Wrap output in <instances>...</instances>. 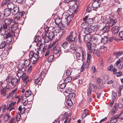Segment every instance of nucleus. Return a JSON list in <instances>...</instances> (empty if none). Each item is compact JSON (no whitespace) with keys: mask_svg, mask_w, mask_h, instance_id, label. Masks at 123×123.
Wrapping results in <instances>:
<instances>
[{"mask_svg":"<svg viewBox=\"0 0 123 123\" xmlns=\"http://www.w3.org/2000/svg\"><path fill=\"white\" fill-rule=\"evenodd\" d=\"M3 21H2V28L1 30V33L2 35L5 34L6 32V33L4 37L5 39H6V41L7 43H10L12 41V37H13L15 36V34L14 32V31L10 30V27L7 24L4 23H3Z\"/></svg>","mask_w":123,"mask_h":123,"instance_id":"f257e3e1","label":"nucleus"},{"mask_svg":"<svg viewBox=\"0 0 123 123\" xmlns=\"http://www.w3.org/2000/svg\"><path fill=\"white\" fill-rule=\"evenodd\" d=\"M39 55L38 50L34 52L33 51L30 52L29 54V58L33 60V64H35L38 60L40 57Z\"/></svg>","mask_w":123,"mask_h":123,"instance_id":"f03ea898","label":"nucleus"},{"mask_svg":"<svg viewBox=\"0 0 123 123\" xmlns=\"http://www.w3.org/2000/svg\"><path fill=\"white\" fill-rule=\"evenodd\" d=\"M21 18L18 17H15L14 18L13 21L12 22V25H10V30L15 31L18 27V23H19V19Z\"/></svg>","mask_w":123,"mask_h":123,"instance_id":"7ed1b4c3","label":"nucleus"},{"mask_svg":"<svg viewBox=\"0 0 123 123\" xmlns=\"http://www.w3.org/2000/svg\"><path fill=\"white\" fill-rule=\"evenodd\" d=\"M97 89V87L91 83L89 84L88 88L87 89V94L89 96H91V91H95Z\"/></svg>","mask_w":123,"mask_h":123,"instance_id":"20e7f679","label":"nucleus"},{"mask_svg":"<svg viewBox=\"0 0 123 123\" xmlns=\"http://www.w3.org/2000/svg\"><path fill=\"white\" fill-rule=\"evenodd\" d=\"M123 113V111H122L121 113L111 118L110 122V123H115L117 121V118L119 119H123V117H120L122 115Z\"/></svg>","mask_w":123,"mask_h":123,"instance_id":"39448f33","label":"nucleus"},{"mask_svg":"<svg viewBox=\"0 0 123 123\" xmlns=\"http://www.w3.org/2000/svg\"><path fill=\"white\" fill-rule=\"evenodd\" d=\"M74 31H72L70 32V34L66 38V40L68 42H71L74 41Z\"/></svg>","mask_w":123,"mask_h":123,"instance_id":"423d86ee","label":"nucleus"},{"mask_svg":"<svg viewBox=\"0 0 123 123\" xmlns=\"http://www.w3.org/2000/svg\"><path fill=\"white\" fill-rule=\"evenodd\" d=\"M94 29V26L92 25H90L85 29L84 32L85 34H90L91 33Z\"/></svg>","mask_w":123,"mask_h":123,"instance_id":"0eeeda50","label":"nucleus"},{"mask_svg":"<svg viewBox=\"0 0 123 123\" xmlns=\"http://www.w3.org/2000/svg\"><path fill=\"white\" fill-rule=\"evenodd\" d=\"M93 1L94 2L92 5V7L93 10H96L97 8L101 4L100 2L99 1Z\"/></svg>","mask_w":123,"mask_h":123,"instance_id":"6e6552de","label":"nucleus"},{"mask_svg":"<svg viewBox=\"0 0 123 123\" xmlns=\"http://www.w3.org/2000/svg\"><path fill=\"white\" fill-rule=\"evenodd\" d=\"M74 15L72 14L70 15L69 13L68 12H64L62 15V17L66 19V20L72 19Z\"/></svg>","mask_w":123,"mask_h":123,"instance_id":"1a4fd4ad","label":"nucleus"},{"mask_svg":"<svg viewBox=\"0 0 123 123\" xmlns=\"http://www.w3.org/2000/svg\"><path fill=\"white\" fill-rule=\"evenodd\" d=\"M31 92L30 90H28L26 91L25 93V96L26 97H30V98L31 97L30 96H31V97L30 100V101H32L34 99V95L33 94H31Z\"/></svg>","mask_w":123,"mask_h":123,"instance_id":"9d476101","label":"nucleus"},{"mask_svg":"<svg viewBox=\"0 0 123 123\" xmlns=\"http://www.w3.org/2000/svg\"><path fill=\"white\" fill-rule=\"evenodd\" d=\"M95 81L97 85L99 86V87L98 88L99 89L102 88L103 87V81L99 77Z\"/></svg>","mask_w":123,"mask_h":123,"instance_id":"9b49d317","label":"nucleus"},{"mask_svg":"<svg viewBox=\"0 0 123 123\" xmlns=\"http://www.w3.org/2000/svg\"><path fill=\"white\" fill-rule=\"evenodd\" d=\"M116 21L114 19L111 18L108 19L107 22L108 25L110 26H111L113 25L116 23Z\"/></svg>","mask_w":123,"mask_h":123,"instance_id":"f8f14e48","label":"nucleus"},{"mask_svg":"<svg viewBox=\"0 0 123 123\" xmlns=\"http://www.w3.org/2000/svg\"><path fill=\"white\" fill-rule=\"evenodd\" d=\"M19 81V79H18L16 78H14L12 79L11 83L13 86H15L18 84Z\"/></svg>","mask_w":123,"mask_h":123,"instance_id":"ddd939ff","label":"nucleus"},{"mask_svg":"<svg viewBox=\"0 0 123 123\" xmlns=\"http://www.w3.org/2000/svg\"><path fill=\"white\" fill-rule=\"evenodd\" d=\"M34 40L35 42H38V43L37 44V45H39L40 46L41 45V38L39 36H37L35 37L34 38Z\"/></svg>","mask_w":123,"mask_h":123,"instance_id":"4468645a","label":"nucleus"},{"mask_svg":"<svg viewBox=\"0 0 123 123\" xmlns=\"http://www.w3.org/2000/svg\"><path fill=\"white\" fill-rule=\"evenodd\" d=\"M108 41V39L107 36H105L102 37L101 40V43L104 44H106Z\"/></svg>","mask_w":123,"mask_h":123,"instance_id":"2eb2a0df","label":"nucleus"},{"mask_svg":"<svg viewBox=\"0 0 123 123\" xmlns=\"http://www.w3.org/2000/svg\"><path fill=\"white\" fill-rule=\"evenodd\" d=\"M91 55L90 53H88L87 55V62L86 63V66L87 67L89 66L90 65V63L91 61Z\"/></svg>","mask_w":123,"mask_h":123,"instance_id":"dca6fc26","label":"nucleus"},{"mask_svg":"<svg viewBox=\"0 0 123 123\" xmlns=\"http://www.w3.org/2000/svg\"><path fill=\"white\" fill-rule=\"evenodd\" d=\"M119 27L118 26H115L112 28L111 31L113 34H115L117 33L119 31Z\"/></svg>","mask_w":123,"mask_h":123,"instance_id":"f3484780","label":"nucleus"},{"mask_svg":"<svg viewBox=\"0 0 123 123\" xmlns=\"http://www.w3.org/2000/svg\"><path fill=\"white\" fill-rule=\"evenodd\" d=\"M75 55L76 56V59L78 62H80V61H81L82 62L84 60L82 59V58H81L80 53L78 52H76L75 53Z\"/></svg>","mask_w":123,"mask_h":123,"instance_id":"a211bd4d","label":"nucleus"},{"mask_svg":"<svg viewBox=\"0 0 123 123\" xmlns=\"http://www.w3.org/2000/svg\"><path fill=\"white\" fill-rule=\"evenodd\" d=\"M84 38V41L85 42H89L91 40V36L90 34H86Z\"/></svg>","mask_w":123,"mask_h":123,"instance_id":"6ab92c4d","label":"nucleus"},{"mask_svg":"<svg viewBox=\"0 0 123 123\" xmlns=\"http://www.w3.org/2000/svg\"><path fill=\"white\" fill-rule=\"evenodd\" d=\"M11 12V10L8 8H6L4 11V15L5 17L9 16Z\"/></svg>","mask_w":123,"mask_h":123,"instance_id":"aec40b11","label":"nucleus"},{"mask_svg":"<svg viewBox=\"0 0 123 123\" xmlns=\"http://www.w3.org/2000/svg\"><path fill=\"white\" fill-rule=\"evenodd\" d=\"M26 75V74L25 73H24V72L22 70H19L18 71L17 73V75L19 78L21 77L23 75L25 76Z\"/></svg>","mask_w":123,"mask_h":123,"instance_id":"412c9836","label":"nucleus"},{"mask_svg":"<svg viewBox=\"0 0 123 123\" xmlns=\"http://www.w3.org/2000/svg\"><path fill=\"white\" fill-rule=\"evenodd\" d=\"M58 43V42L57 41H53L52 44L49 46V48H51V49H54L56 47Z\"/></svg>","mask_w":123,"mask_h":123,"instance_id":"4be33fe9","label":"nucleus"},{"mask_svg":"<svg viewBox=\"0 0 123 123\" xmlns=\"http://www.w3.org/2000/svg\"><path fill=\"white\" fill-rule=\"evenodd\" d=\"M12 11L13 14L15 15L19 11V8L16 6L14 7V8L11 10Z\"/></svg>","mask_w":123,"mask_h":123,"instance_id":"5701e85b","label":"nucleus"},{"mask_svg":"<svg viewBox=\"0 0 123 123\" xmlns=\"http://www.w3.org/2000/svg\"><path fill=\"white\" fill-rule=\"evenodd\" d=\"M62 19L61 18L59 17L56 18L55 20V22L56 25H59L62 24Z\"/></svg>","mask_w":123,"mask_h":123,"instance_id":"b1692460","label":"nucleus"},{"mask_svg":"<svg viewBox=\"0 0 123 123\" xmlns=\"http://www.w3.org/2000/svg\"><path fill=\"white\" fill-rule=\"evenodd\" d=\"M100 49L99 48L97 49H94L93 51V53L97 55L98 57L100 55Z\"/></svg>","mask_w":123,"mask_h":123,"instance_id":"393cba45","label":"nucleus"},{"mask_svg":"<svg viewBox=\"0 0 123 123\" xmlns=\"http://www.w3.org/2000/svg\"><path fill=\"white\" fill-rule=\"evenodd\" d=\"M8 53V52L7 49H5V50L3 51L1 56L2 57H6Z\"/></svg>","mask_w":123,"mask_h":123,"instance_id":"a878e982","label":"nucleus"},{"mask_svg":"<svg viewBox=\"0 0 123 123\" xmlns=\"http://www.w3.org/2000/svg\"><path fill=\"white\" fill-rule=\"evenodd\" d=\"M12 22L11 19L10 18H6L5 19L4 23L9 25L10 24H11L10 25H12Z\"/></svg>","mask_w":123,"mask_h":123,"instance_id":"bb28decb","label":"nucleus"},{"mask_svg":"<svg viewBox=\"0 0 123 123\" xmlns=\"http://www.w3.org/2000/svg\"><path fill=\"white\" fill-rule=\"evenodd\" d=\"M80 52L82 54V59L84 60L85 58L84 56L86 54L85 51L82 48H81L80 49Z\"/></svg>","mask_w":123,"mask_h":123,"instance_id":"cd10ccee","label":"nucleus"},{"mask_svg":"<svg viewBox=\"0 0 123 123\" xmlns=\"http://www.w3.org/2000/svg\"><path fill=\"white\" fill-rule=\"evenodd\" d=\"M99 48L100 49V51L101 54H103L107 50L106 47L104 46H102Z\"/></svg>","mask_w":123,"mask_h":123,"instance_id":"c85d7f7f","label":"nucleus"},{"mask_svg":"<svg viewBox=\"0 0 123 123\" xmlns=\"http://www.w3.org/2000/svg\"><path fill=\"white\" fill-rule=\"evenodd\" d=\"M14 107L12 105H9V103L7 104L6 106V110H9V111H11L12 110L14 109Z\"/></svg>","mask_w":123,"mask_h":123,"instance_id":"c756f323","label":"nucleus"},{"mask_svg":"<svg viewBox=\"0 0 123 123\" xmlns=\"http://www.w3.org/2000/svg\"><path fill=\"white\" fill-rule=\"evenodd\" d=\"M70 49L76 51L77 50V48L76 45L72 43L71 44L70 46Z\"/></svg>","mask_w":123,"mask_h":123,"instance_id":"7c9ffc66","label":"nucleus"},{"mask_svg":"<svg viewBox=\"0 0 123 123\" xmlns=\"http://www.w3.org/2000/svg\"><path fill=\"white\" fill-rule=\"evenodd\" d=\"M54 33L52 31H51L49 33L48 37L49 39H52L54 38Z\"/></svg>","mask_w":123,"mask_h":123,"instance_id":"2f4dec72","label":"nucleus"},{"mask_svg":"<svg viewBox=\"0 0 123 123\" xmlns=\"http://www.w3.org/2000/svg\"><path fill=\"white\" fill-rule=\"evenodd\" d=\"M123 54V51L121 50L116 52L114 53V55L117 56H120Z\"/></svg>","mask_w":123,"mask_h":123,"instance_id":"473e14b6","label":"nucleus"},{"mask_svg":"<svg viewBox=\"0 0 123 123\" xmlns=\"http://www.w3.org/2000/svg\"><path fill=\"white\" fill-rule=\"evenodd\" d=\"M110 28L108 26H106L102 29V31L104 32H107L109 30Z\"/></svg>","mask_w":123,"mask_h":123,"instance_id":"72a5a7b5","label":"nucleus"},{"mask_svg":"<svg viewBox=\"0 0 123 123\" xmlns=\"http://www.w3.org/2000/svg\"><path fill=\"white\" fill-rule=\"evenodd\" d=\"M14 4L12 2H10L7 5L8 8L11 10L14 8Z\"/></svg>","mask_w":123,"mask_h":123,"instance_id":"f704fd0d","label":"nucleus"},{"mask_svg":"<svg viewBox=\"0 0 123 123\" xmlns=\"http://www.w3.org/2000/svg\"><path fill=\"white\" fill-rule=\"evenodd\" d=\"M6 90L5 88H3L1 90V94L3 96L5 97L7 93H6Z\"/></svg>","mask_w":123,"mask_h":123,"instance_id":"c9c22d12","label":"nucleus"},{"mask_svg":"<svg viewBox=\"0 0 123 123\" xmlns=\"http://www.w3.org/2000/svg\"><path fill=\"white\" fill-rule=\"evenodd\" d=\"M87 26V24L86 21L82 22L81 24V27L85 29L86 28Z\"/></svg>","mask_w":123,"mask_h":123,"instance_id":"e433bc0d","label":"nucleus"},{"mask_svg":"<svg viewBox=\"0 0 123 123\" xmlns=\"http://www.w3.org/2000/svg\"><path fill=\"white\" fill-rule=\"evenodd\" d=\"M86 45L87 46L88 49L89 50H92V43L89 42H88L86 44Z\"/></svg>","mask_w":123,"mask_h":123,"instance_id":"4c0bfd02","label":"nucleus"},{"mask_svg":"<svg viewBox=\"0 0 123 123\" xmlns=\"http://www.w3.org/2000/svg\"><path fill=\"white\" fill-rule=\"evenodd\" d=\"M75 96V93H71L68 95V98L71 99H73Z\"/></svg>","mask_w":123,"mask_h":123,"instance_id":"58836bf2","label":"nucleus"},{"mask_svg":"<svg viewBox=\"0 0 123 123\" xmlns=\"http://www.w3.org/2000/svg\"><path fill=\"white\" fill-rule=\"evenodd\" d=\"M12 76H9L7 78L6 81L7 82V83L9 84L11 83L12 80Z\"/></svg>","mask_w":123,"mask_h":123,"instance_id":"ea45409f","label":"nucleus"},{"mask_svg":"<svg viewBox=\"0 0 123 123\" xmlns=\"http://www.w3.org/2000/svg\"><path fill=\"white\" fill-rule=\"evenodd\" d=\"M6 44V42L5 41H2L0 45V49H3L5 47Z\"/></svg>","mask_w":123,"mask_h":123,"instance_id":"a19ab883","label":"nucleus"},{"mask_svg":"<svg viewBox=\"0 0 123 123\" xmlns=\"http://www.w3.org/2000/svg\"><path fill=\"white\" fill-rule=\"evenodd\" d=\"M67 103L68 106H71L73 104V103L71 100V99L70 98L68 99L67 101Z\"/></svg>","mask_w":123,"mask_h":123,"instance_id":"79ce46f5","label":"nucleus"},{"mask_svg":"<svg viewBox=\"0 0 123 123\" xmlns=\"http://www.w3.org/2000/svg\"><path fill=\"white\" fill-rule=\"evenodd\" d=\"M85 65V66H86L85 67H86V69H88V67H87V66H86V64L85 62H84L83 63L82 65V66L81 67V70H80L81 72H83L84 70Z\"/></svg>","mask_w":123,"mask_h":123,"instance_id":"37998d69","label":"nucleus"},{"mask_svg":"<svg viewBox=\"0 0 123 123\" xmlns=\"http://www.w3.org/2000/svg\"><path fill=\"white\" fill-rule=\"evenodd\" d=\"M23 15L22 12L20 11H18V12H17L16 14L15 15L16 17H18L19 18H21Z\"/></svg>","mask_w":123,"mask_h":123,"instance_id":"c03bdc74","label":"nucleus"},{"mask_svg":"<svg viewBox=\"0 0 123 123\" xmlns=\"http://www.w3.org/2000/svg\"><path fill=\"white\" fill-rule=\"evenodd\" d=\"M10 117V116L9 115L8 113L5 115L4 117V120L5 122H6L8 120V118Z\"/></svg>","mask_w":123,"mask_h":123,"instance_id":"a18cd8bd","label":"nucleus"},{"mask_svg":"<svg viewBox=\"0 0 123 123\" xmlns=\"http://www.w3.org/2000/svg\"><path fill=\"white\" fill-rule=\"evenodd\" d=\"M54 55H51L48 59V61L49 62H51L54 59Z\"/></svg>","mask_w":123,"mask_h":123,"instance_id":"49530a36","label":"nucleus"},{"mask_svg":"<svg viewBox=\"0 0 123 123\" xmlns=\"http://www.w3.org/2000/svg\"><path fill=\"white\" fill-rule=\"evenodd\" d=\"M72 70L71 68L68 69L66 72V75L67 76L70 75L72 72Z\"/></svg>","mask_w":123,"mask_h":123,"instance_id":"de8ad7c7","label":"nucleus"},{"mask_svg":"<svg viewBox=\"0 0 123 123\" xmlns=\"http://www.w3.org/2000/svg\"><path fill=\"white\" fill-rule=\"evenodd\" d=\"M67 31H65V30H63L62 32L61 33H60L59 34L60 36V37H64L65 36V34L67 33H66Z\"/></svg>","mask_w":123,"mask_h":123,"instance_id":"09e8293b","label":"nucleus"},{"mask_svg":"<svg viewBox=\"0 0 123 123\" xmlns=\"http://www.w3.org/2000/svg\"><path fill=\"white\" fill-rule=\"evenodd\" d=\"M71 80L72 78L70 77H67L65 79L64 81L65 83H67L71 81Z\"/></svg>","mask_w":123,"mask_h":123,"instance_id":"8fccbe9b","label":"nucleus"},{"mask_svg":"<svg viewBox=\"0 0 123 123\" xmlns=\"http://www.w3.org/2000/svg\"><path fill=\"white\" fill-rule=\"evenodd\" d=\"M44 42L45 43H46L49 42V41L50 39L48 37H44L43 38Z\"/></svg>","mask_w":123,"mask_h":123,"instance_id":"3c124183","label":"nucleus"},{"mask_svg":"<svg viewBox=\"0 0 123 123\" xmlns=\"http://www.w3.org/2000/svg\"><path fill=\"white\" fill-rule=\"evenodd\" d=\"M30 63V60L28 59L25 61L24 64L26 67H27L29 65Z\"/></svg>","mask_w":123,"mask_h":123,"instance_id":"603ef678","label":"nucleus"},{"mask_svg":"<svg viewBox=\"0 0 123 123\" xmlns=\"http://www.w3.org/2000/svg\"><path fill=\"white\" fill-rule=\"evenodd\" d=\"M86 22L87 24H91L93 22V20L92 18H88L86 20Z\"/></svg>","mask_w":123,"mask_h":123,"instance_id":"864d4df0","label":"nucleus"},{"mask_svg":"<svg viewBox=\"0 0 123 123\" xmlns=\"http://www.w3.org/2000/svg\"><path fill=\"white\" fill-rule=\"evenodd\" d=\"M117 94L116 93L113 92H112V99H115L117 97Z\"/></svg>","mask_w":123,"mask_h":123,"instance_id":"5fc2aeb1","label":"nucleus"},{"mask_svg":"<svg viewBox=\"0 0 123 123\" xmlns=\"http://www.w3.org/2000/svg\"><path fill=\"white\" fill-rule=\"evenodd\" d=\"M59 85V89H63L66 86V84L65 83H63L60 85Z\"/></svg>","mask_w":123,"mask_h":123,"instance_id":"6e6d98bb","label":"nucleus"},{"mask_svg":"<svg viewBox=\"0 0 123 123\" xmlns=\"http://www.w3.org/2000/svg\"><path fill=\"white\" fill-rule=\"evenodd\" d=\"M61 51L59 48H57L54 51V53L55 54L59 53Z\"/></svg>","mask_w":123,"mask_h":123,"instance_id":"4d7b16f0","label":"nucleus"},{"mask_svg":"<svg viewBox=\"0 0 123 123\" xmlns=\"http://www.w3.org/2000/svg\"><path fill=\"white\" fill-rule=\"evenodd\" d=\"M68 44V43L67 42H65L62 43V46L64 49H65L66 48Z\"/></svg>","mask_w":123,"mask_h":123,"instance_id":"13d9d810","label":"nucleus"},{"mask_svg":"<svg viewBox=\"0 0 123 123\" xmlns=\"http://www.w3.org/2000/svg\"><path fill=\"white\" fill-rule=\"evenodd\" d=\"M92 6H91L89 5L87 7V11L88 12H89L93 10V9L92 8Z\"/></svg>","mask_w":123,"mask_h":123,"instance_id":"bf43d9fd","label":"nucleus"},{"mask_svg":"<svg viewBox=\"0 0 123 123\" xmlns=\"http://www.w3.org/2000/svg\"><path fill=\"white\" fill-rule=\"evenodd\" d=\"M21 117V115L19 113L17 114L16 117V119L17 121H19Z\"/></svg>","mask_w":123,"mask_h":123,"instance_id":"052dcab7","label":"nucleus"},{"mask_svg":"<svg viewBox=\"0 0 123 123\" xmlns=\"http://www.w3.org/2000/svg\"><path fill=\"white\" fill-rule=\"evenodd\" d=\"M65 93L69 94L72 93V91L70 89H66L65 91Z\"/></svg>","mask_w":123,"mask_h":123,"instance_id":"680f3d73","label":"nucleus"},{"mask_svg":"<svg viewBox=\"0 0 123 123\" xmlns=\"http://www.w3.org/2000/svg\"><path fill=\"white\" fill-rule=\"evenodd\" d=\"M16 94V92H15L13 94L12 97V98H19V96L18 95H17Z\"/></svg>","mask_w":123,"mask_h":123,"instance_id":"e2e57ef3","label":"nucleus"},{"mask_svg":"<svg viewBox=\"0 0 123 123\" xmlns=\"http://www.w3.org/2000/svg\"><path fill=\"white\" fill-rule=\"evenodd\" d=\"M23 104L24 106H26L28 104V102L27 99H25L23 101Z\"/></svg>","mask_w":123,"mask_h":123,"instance_id":"0e129e2a","label":"nucleus"},{"mask_svg":"<svg viewBox=\"0 0 123 123\" xmlns=\"http://www.w3.org/2000/svg\"><path fill=\"white\" fill-rule=\"evenodd\" d=\"M109 40L110 42H111L113 40H114L115 41H117V38L115 37H110L109 38Z\"/></svg>","mask_w":123,"mask_h":123,"instance_id":"69168bd1","label":"nucleus"},{"mask_svg":"<svg viewBox=\"0 0 123 123\" xmlns=\"http://www.w3.org/2000/svg\"><path fill=\"white\" fill-rule=\"evenodd\" d=\"M25 19L24 18H20V19H19V23L20 24H23L24 21Z\"/></svg>","mask_w":123,"mask_h":123,"instance_id":"338daca9","label":"nucleus"},{"mask_svg":"<svg viewBox=\"0 0 123 123\" xmlns=\"http://www.w3.org/2000/svg\"><path fill=\"white\" fill-rule=\"evenodd\" d=\"M118 36L120 38H123V31H121L119 32L118 34Z\"/></svg>","mask_w":123,"mask_h":123,"instance_id":"774afa93","label":"nucleus"}]
</instances>
